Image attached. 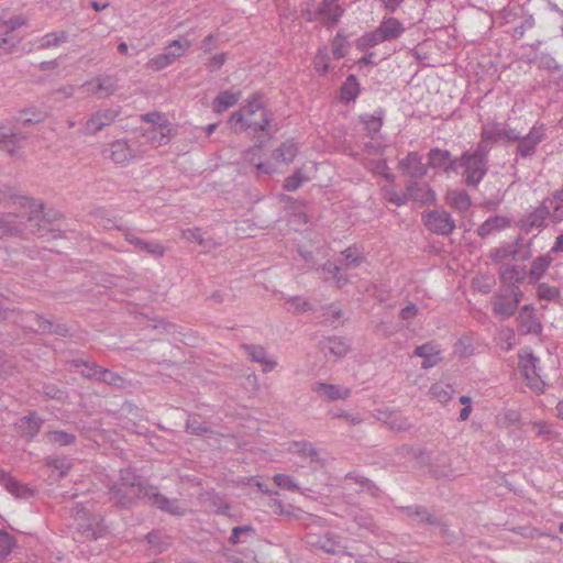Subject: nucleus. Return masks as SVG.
Instances as JSON below:
<instances>
[{"label":"nucleus","instance_id":"13d9d810","mask_svg":"<svg viewBox=\"0 0 563 563\" xmlns=\"http://www.w3.org/2000/svg\"><path fill=\"white\" fill-rule=\"evenodd\" d=\"M431 394L442 404H446L454 393L451 386H442L441 384H435L431 387Z\"/></svg>","mask_w":563,"mask_h":563},{"label":"nucleus","instance_id":"ea45409f","mask_svg":"<svg viewBox=\"0 0 563 563\" xmlns=\"http://www.w3.org/2000/svg\"><path fill=\"white\" fill-rule=\"evenodd\" d=\"M297 153V145L295 144L294 141L288 140L282 143V145L275 151L274 155L277 161H282L283 163L289 164L295 159Z\"/></svg>","mask_w":563,"mask_h":563},{"label":"nucleus","instance_id":"774afa93","mask_svg":"<svg viewBox=\"0 0 563 563\" xmlns=\"http://www.w3.org/2000/svg\"><path fill=\"white\" fill-rule=\"evenodd\" d=\"M303 181L300 169H297L292 175L288 176L284 181V189L288 191L297 190Z\"/></svg>","mask_w":563,"mask_h":563},{"label":"nucleus","instance_id":"6e6d98bb","mask_svg":"<svg viewBox=\"0 0 563 563\" xmlns=\"http://www.w3.org/2000/svg\"><path fill=\"white\" fill-rule=\"evenodd\" d=\"M26 140V135L12 132V135L3 144V148L10 154H15L21 148V143Z\"/></svg>","mask_w":563,"mask_h":563},{"label":"nucleus","instance_id":"37998d69","mask_svg":"<svg viewBox=\"0 0 563 563\" xmlns=\"http://www.w3.org/2000/svg\"><path fill=\"white\" fill-rule=\"evenodd\" d=\"M358 95V82L354 75H350L341 88V99L349 102Z\"/></svg>","mask_w":563,"mask_h":563},{"label":"nucleus","instance_id":"2eb2a0df","mask_svg":"<svg viewBox=\"0 0 563 563\" xmlns=\"http://www.w3.org/2000/svg\"><path fill=\"white\" fill-rule=\"evenodd\" d=\"M146 503L173 516L185 515V508L179 505L177 499L166 497L153 485H150Z\"/></svg>","mask_w":563,"mask_h":563},{"label":"nucleus","instance_id":"3c124183","mask_svg":"<svg viewBox=\"0 0 563 563\" xmlns=\"http://www.w3.org/2000/svg\"><path fill=\"white\" fill-rule=\"evenodd\" d=\"M15 545L14 538L5 531L0 530V561L5 560Z\"/></svg>","mask_w":563,"mask_h":563},{"label":"nucleus","instance_id":"473e14b6","mask_svg":"<svg viewBox=\"0 0 563 563\" xmlns=\"http://www.w3.org/2000/svg\"><path fill=\"white\" fill-rule=\"evenodd\" d=\"M43 420L35 415H29L22 417L16 426L20 433L29 439H33L41 430Z\"/></svg>","mask_w":563,"mask_h":563},{"label":"nucleus","instance_id":"39448f33","mask_svg":"<svg viewBox=\"0 0 563 563\" xmlns=\"http://www.w3.org/2000/svg\"><path fill=\"white\" fill-rule=\"evenodd\" d=\"M405 32L404 24L395 18H386L369 33L364 34L357 41L360 49L374 47L383 42H390L399 38Z\"/></svg>","mask_w":563,"mask_h":563},{"label":"nucleus","instance_id":"79ce46f5","mask_svg":"<svg viewBox=\"0 0 563 563\" xmlns=\"http://www.w3.org/2000/svg\"><path fill=\"white\" fill-rule=\"evenodd\" d=\"M45 439L48 443L57 444L59 446H66L75 442V434L68 433L66 431L56 430L49 431L45 433Z\"/></svg>","mask_w":563,"mask_h":563},{"label":"nucleus","instance_id":"a211bd4d","mask_svg":"<svg viewBox=\"0 0 563 563\" xmlns=\"http://www.w3.org/2000/svg\"><path fill=\"white\" fill-rule=\"evenodd\" d=\"M519 139V132L514 128H500L499 124L492 126L484 125L481 133V141L485 146H490V143H497L501 140L515 142Z\"/></svg>","mask_w":563,"mask_h":563},{"label":"nucleus","instance_id":"f704fd0d","mask_svg":"<svg viewBox=\"0 0 563 563\" xmlns=\"http://www.w3.org/2000/svg\"><path fill=\"white\" fill-rule=\"evenodd\" d=\"M0 484L15 497L24 498L31 495V489L16 482L13 477L0 470Z\"/></svg>","mask_w":563,"mask_h":563},{"label":"nucleus","instance_id":"4d7b16f0","mask_svg":"<svg viewBox=\"0 0 563 563\" xmlns=\"http://www.w3.org/2000/svg\"><path fill=\"white\" fill-rule=\"evenodd\" d=\"M74 365L76 367L82 366V369L80 371L82 376H85L87 378H95V379L98 378V375L100 373V366L97 365L96 363H88L82 360H75Z\"/></svg>","mask_w":563,"mask_h":563},{"label":"nucleus","instance_id":"de8ad7c7","mask_svg":"<svg viewBox=\"0 0 563 563\" xmlns=\"http://www.w3.org/2000/svg\"><path fill=\"white\" fill-rule=\"evenodd\" d=\"M287 310L292 313L306 312L312 309L310 302L300 296H294L286 301Z\"/></svg>","mask_w":563,"mask_h":563},{"label":"nucleus","instance_id":"c85d7f7f","mask_svg":"<svg viewBox=\"0 0 563 563\" xmlns=\"http://www.w3.org/2000/svg\"><path fill=\"white\" fill-rule=\"evenodd\" d=\"M454 162V158L451 156L450 151L442 150L439 147L431 148L428 153V169L429 168H443V170L449 174L453 173L452 169H449V166Z\"/></svg>","mask_w":563,"mask_h":563},{"label":"nucleus","instance_id":"c9c22d12","mask_svg":"<svg viewBox=\"0 0 563 563\" xmlns=\"http://www.w3.org/2000/svg\"><path fill=\"white\" fill-rule=\"evenodd\" d=\"M446 202L460 212L468 210L472 205L471 197L465 190L449 191L446 195Z\"/></svg>","mask_w":563,"mask_h":563},{"label":"nucleus","instance_id":"412c9836","mask_svg":"<svg viewBox=\"0 0 563 563\" xmlns=\"http://www.w3.org/2000/svg\"><path fill=\"white\" fill-rule=\"evenodd\" d=\"M312 391H314L321 399L328 401L344 400L351 395V389L349 387L321 382L313 384Z\"/></svg>","mask_w":563,"mask_h":563},{"label":"nucleus","instance_id":"b1692460","mask_svg":"<svg viewBox=\"0 0 563 563\" xmlns=\"http://www.w3.org/2000/svg\"><path fill=\"white\" fill-rule=\"evenodd\" d=\"M318 8L321 15V23L327 27L338 24L344 12V9L338 3V0H322Z\"/></svg>","mask_w":563,"mask_h":563},{"label":"nucleus","instance_id":"a18cd8bd","mask_svg":"<svg viewBox=\"0 0 563 563\" xmlns=\"http://www.w3.org/2000/svg\"><path fill=\"white\" fill-rule=\"evenodd\" d=\"M67 41V34L65 31L53 32L45 34L40 43L41 48H49L52 46H59Z\"/></svg>","mask_w":563,"mask_h":563},{"label":"nucleus","instance_id":"1a4fd4ad","mask_svg":"<svg viewBox=\"0 0 563 563\" xmlns=\"http://www.w3.org/2000/svg\"><path fill=\"white\" fill-rule=\"evenodd\" d=\"M240 110L245 114V124L242 125V129H251L254 132H264L269 125L271 120L268 118V113L263 108L258 97H252L247 104L243 106Z\"/></svg>","mask_w":563,"mask_h":563},{"label":"nucleus","instance_id":"338daca9","mask_svg":"<svg viewBox=\"0 0 563 563\" xmlns=\"http://www.w3.org/2000/svg\"><path fill=\"white\" fill-rule=\"evenodd\" d=\"M18 43L19 42L10 36L8 32H4V34L0 36V55L13 53L18 46Z\"/></svg>","mask_w":563,"mask_h":563},{"label":"nucleus","instance_id":"f03ea898","mask_svg":"<svg viewBox=\"0 0 563 563\" xmlns=\"http://www.w3.org/2000/svg\"><path fill=\"white\" fill-rule=\"evenodd\" d=\"M150 484L142 482L135 473L130 470L120 472L119 482L109 488L110 500L118 507L128 508L137 499H145Z\"/></svg>","mask_w":563,"mask_h":563},{"label":"nucleus","instance_id":"58836bf2","mask_svg":"<svg viewBox=\"0 0 563 563\" xmlns=\"http://www.w3.org/2000/svg\"><path fill=\"white\" fill-rule=\"evenodd\" d=\"M382 419L394 431H407L411 428L408 418L399 412L385 413V417Z\"/></svg>","mask_w":563,"mask_h":563},{"label":"nucleus","instance_id":"2f4dec72","mask_svg":"<svg viewBox=\"0 0 563 563\" xmlns=\"http://www.w3.org/2000/svg\"><path fill=\"white\" fill-rule=\"evenodd\" d=\"M509 224L510 220L507 217H490L478 227L477 234L481 238H486L495 232L506 229Z\"/></svg>","mask_w":563,"mask_h":563},{"label":"nucleus","instance_id":"423d86ee","mask_svg":"<svg viewBox=\"0 0 563 563\" xmlns=\"http://www.w3.org/2000/svg\"><path fill=\"white\" fill-rule=\"evenodd\" d=\"M190 46L189 40H174L166 46L164 53L151 58L146 67L153 71H159L184 56Z\"/></svg>","mask_w":563,"mask_h":563},{"label":"nucleus","instance_id":"ddd939ff","mask_svg":"<svg viewBox=\"0 0 563 563\" xmlns=\"http://www.w3.org/2000/svg\"><path fill=\"white\" fill-rule=\"evenodd\" d=\"M117 75H99L82 84L93 96L99 99L111 97L119 88Z\"/></svg>","mask_w":563,"mask_h":563},{"label":"nucleus","instance_id":"603ef678","mask_svg":"<svg viewBox=\"0 0 563 563\" xmlns=\"http://www.w3.org/2000/svg\"><path fill=\"white\" fill-rule=\"evenodd\" d=\"M350 482L360 485L362 490H367L371 494H375L377 489L376 486L368 478L361 476L356 473L346 474L345 483L347 484Z\"/></svg>","mask_w":563,"mask_h":563},{"label":"nucleus","instance_id":"0eeeda50","mask_svg":"<svg viewBox=\"0 0 563 563\" xmlns=\"http://www.w3.org/2000/svg\"><path fill=\"white\" fill-rule=\"evenodd\" d=\"M305 541L309 547L322 550L325 553L351 555L342 538L329 531L324 533L307 532Z\"/></svg>","mask_w":563,"mask_h":563},{"label":"nucleus","instance_id":"052dcab7","mask_svg":"<svg viewBox=\"0 0 563 563\" xmlns=\"http://www.w3.org/2000/svg\"><path fill=\"white\" fill-rule=\"evenodd\" d=\"M268 507L271 508V510L276 514V515H285V516H290L291 515V511L289 509L286 508V506L284 505V503L278 498V493H272L269 495V499H268Z\"/></svg>","mask_w":563,"mask_h":563},{"label":"nucleus","instance_id":"864d4df0","mask_svg":"<svg viewBox=\"0 0 563 563\" xmlns=\"http://www.w3.org/2000/svg\"><path fill=\"white\" fill-rule=\"evenodd\" d=\"M21 114L22 115L31 114L30 117H25V118L22 119V125L23 126L41 123L47 117L46 112L41 111V110H36V109H25V110H22Z\"/></svg>","mask_w":563,"mask_h":563},{"label":"nucleus","instance_id":"69168bd1","mask_svg":"<svg viewBox=\"0 0 563 563\" xmlns=\"http://www.w3.org/2000/svg\"><path fill=\"white\" fill-rule=\"evenodd\" d=\"M332 54L335 58H343L347 54V44L344 37L338 34L332 41Z\"/></svg>","mask_w":563,"mask_h":563},{"label":"nucleus","instance_id":"4be33fe9","mask_svg":"<svg viewBox=\"0 0 563 563\" xmlns=\"http://www.w3.org/2000/svg\"><path fill=\"white\" fill-rule=\"evenodd\" d=\"M408 201L413 200L422 205L435 202V194L428 184L409 180L406 183Z\"/></svg>","mask_w":563,"mask_h":563},{"label":"nucleus","instance_id":"6e6552de","mask_svg":"<svg viewBox=\"0 0 563 563\" xmlns=\"http://www.w3.org/2000/svg\"><path fill=\"white\" fill-rule=\"evenodd\" d=\"M519 368L527 382V385L537 393H542L544 382L541 378L539 358L529 351H522L518 354Z\"/></svg>","mask_w":563,"mask_h":563},{"label":"nucleus","instance_id":"20e7f679","mask_svg":"<svg viewBox=\"0 0 563 563\" xmlns=\"http://www.w3.org/2000/svg\"><path fill=\"white\" fill-rule=\"evenodd\" d=\"M15 205L29 209V223L31 225H27V238L36 235L37 238L48 239L49 236L56 238L58 235L56 233L58 230L53 228L52 222L44 214L43 203L21 195Z\"/></svg>","mask_w":563,"mask_h":563},{"label":"nucleus","instance_id":"0e129e2a","mask_svg":"<svg viewBox=\"0 0 563 563\" xmlns=\"http://www.w3.org/2000/svg\"><path fill=\"white\" fill-rule=\"evenodd\" d=\"M273 479H274V483L278 487L283 488V489H287V490L294 492V490H297L299 488L297 483L289 475L276 474Z\"/></svg>","mask_w":563,"mask_h":563},{"label":"nucleus","instance_id":"680f3d73","mask_svg":"<svg viewBox=\"0 0 563 563\" xmlns=\"http://www.w3.org/2000/svg\"><path fill=\"white\" fill-rule=\"evenodd\" d=\"M97 380L106 383L110 386H121L123 383L122 377H120L118 374L102 367H100V373Z\"/></svg>","mask_w":563,"mask_h":563},{"label":"nucleus","instance_id":"c03bdc74","mask_svg":"<svg viewBox=\"0 0 563 563\" xmlns=\"http://www.w3.org/2000/svg\"><path fill=\"white\" fill-rule=\"evenodd\" d=\"M325 349L336 357H343L349 352V344L340 338H329L325 342Z\"/></svg>","mask_w":563,"mask_h":563},{"label":"nucleus","instance_id":"4c0bfd02","mask_svg":"<svg viewBox=\"0 0 563 563\" xmlns=\"http://www.w3.org/2000/svg\"><path fill=\"white\" fill-rule=\"evenodd\" d=\"M449 457L444 454L439 455L435 462L431 465V471L437 477L453 478L459 474L449 466Z\"/></svg>","mask_w":563,"mask_h":563},{"label":"nucleus","instance_id":"f3484780","mask_svg":"<svg viewBox=\"0 0 563 563\" xmlns=\"http://www.w3.org/2000/svg\"><path fill=\"white\" fill-rule=\"evenodd\" d=\"M119 231H122L123 236L128 243L133 245L136 250L145 252L154 257H163L165 254V247L155 241H147L133 234L129 229L121 225H115Z\"/></svg>","mask_w":563,"mask_h":563},{"label":"nucleus","instance_id":"f8f14e48","mask_svg":"<svg viewBox=\"0 0 563 563\" xmlns=\"http://www.w3.org/2000/svg\"><path fill=\"white\" fill-rule=\"evenodd\" d=\"M547 137L545 126L543 124H534L528 134L521 136L515 142L517 144V154L522 158L532 157L536 154L537 146Z\"/></svg>","mask_w":563,"mask_h":563},{"label":"nucleus","instance_id":"49530a36","mask_svg":"<svg viewBox=\"0 0 563 563\" xmlns=\"http://www.w3.org/2000/svg\"><path fill=\"white\" fill-rule=\"evenodd\" d=\"M183 238L190 242H197L203 247L211 249L214 246V242H212L209 239H205L203 234L201 233L200 229H187L183 231Z\"/></svg>","mask_w":563,"mask_h":563},{"label":"nucleus","instance_id":"8fccbe9b","mask_svg":"<svg viewBox=\"0 0 563 563\" xmlns=\"http://www.w3.org/2000/svg\"><path fill=\"white\" fill-rule=\"evenodd\" d=\"M537 295L540 300L554 301L560 297L558 287L541 283L537 287Z\"/></svg>","mask_w":563,"mask_h":563},{"label":"nucleus","instance_id":"a19ab883","mask_svg":"<svg viewBox=\"0 0 563 563\" xmlns=\"http://www.w3.org/2000/svg\"><path fill=\"white\" fill-rule=\"evenodd\" d=\"M341 254L344 258V262L341 265L342 269L356 268L364 262L363 254L355 246L347 247Z\"/></svg>","mask_w":563,"mask_h":563},{"label":"nucleus","instance_id":"f257e3e1","mask_svg":"<svg viewBox=\"0 0 563 563\" xmlns=\"http://www.w3.org/2000/svg\"><path fill=\"white\" fill-rule=\"evenodd\" d=\"M490 146L484 143H477L474 148L462 153L460 157H454V162L449 166L453 173L462 176V181L471 188H477L488 172V154Z\"/></svg>","mask_w":563,"mask_h":563},{"label":"nucleus","instance_id":"dca6fc26","mask_svg":"<svg viewBox=\"0 0 563 563\" xmlns=\"http://www.w3.org/2000/svg\"><path fill=\"white\" fill-rule=\"evenodd\" d=\"M548 219L551 221V213L543 199L536 209L527 213L520 220V229L526 233H530L534 230L540 232L545 228Z\"/></svg>","mask_w":563,"mask_h":563},{"label":"nucleus","instance_id":"09e8293b","mask_svg":"<svg viewBox=\"0 0 563 563\" xmlns=\"http://www.w3.org/2000/svg\"><path fill=\"white\" fill-rule=\"evenodd\" d=\"M141 120L147 123H152L151 128H173L174 125L166 119V117L159 112H148L141 115Z\"/></svg>","mask_w":563,"mask_h":563},{"label":"nucleus","instance_id":"72a5a7b5","mask_svg":"<svg viewBox=\"0 0 563 563\" xmlns=\"http://www.w3.org/2000/svg\"><path fill=\"white\" fill-rule=\"evenodd\" d=\"M402 511L406 512L407 517L420 523H428L431 526H440L441 521L428 512V510L423 506H409L404 507Z\"/></svg>","mask_w":563,"mask_h":563},{"label":"nucleus","instance_id":"5fc2aeb1","mask_svg":"<svg viewBox=\"0 0 563 563\" xmlns=\"http://www.w3.org/2000/svg\"><path fill=\"white\" fill-rule=\"evenodd\" d=\"M291 451L303 457H309L311 461H316L318 456L317 450L308 442H296L291 446Z\"/></svg>","mask_w":563,"mask_h":563},{"label":"nucleus","instance_id":"6ab92c4d","mask_svg":"<svg viewBox=\"0 0 563 563\" xmlns=\"http://www.w3.org/2000/svg\"><path fill=\"white\" fill-rule=\"evenodd\" d=\"M398 165L402 174L412 179L422 178L428 173V165L422 163V157L417 152L408 153Z\"/></svg>","mask_w":563,"mask_h":563},{"label":"nucleus","instance_id":"aec40b11","mask_svg":"<svg viewBox=\"0 0 563 563\" xmlns=\"http://www.w3.org/2000/svg\"><path fill=\"white\" fill-rule=\"evenodd\" d=\"M519 331L523 334L539 335L542 332V324L534 313L531 305L523 306L518 313Z\"/></svg>","mask_w":563,"mask_h":563},{"label":"nucleus","instance_id":"cd10ccee","mask_svg":"<svg viewBox=\"0 0 563 563\" xmlns=\"http://www.w3.org/2000/svg\"><path fill=\"white\" fill-rule=\"evenodd\" d=\"M493 311L503 320L508 319L516 312V301L507 294L498 292L492 298Z\"/></svg>","mask_w":563,"mask_h":563},{"label":"nucleus","instance_id":"7c9ffc66","mask_svg":"<svg viewBox=\"0 0 563 563\" xmlns=\"http://www.w3.org/2000/svg\"><path fill=\"white\" fill-rule=\"evenodd\" d=\"M553 263L552 255L548 252L545 254L537 256L530 265L529 271L527 272L528 277L531 282H538L540 280L551 264Z\"/></svg>","mask_w":563,"mask_h":563},{"label":"nucleus","instance_id":"bf43d9fd","mask_svg":"<svg viewBox=\"0 0 563 563\" xmlns=\"http://www.w3.org/2000/svg\"><path fill=\"white\" fill-rule=\"evenodd\" d=\"M21 194L19 190L8 184L0 187V203L8 201L10 203H16Z\"/></svg>","mask_w":563,"mask_h":563},{"label":"nucleus","instance_id":"5701e85b","mask_svg":"<svg viewBox=\"0 0 563 563\" xmlns=\"http://www.w3.org/2000/svg\"><path fill=\"white\" fill-rule=\"evenodd\" d=\"M176 134L177 130L175 126L166 129L150 128L141 134V137L144 140V143L158 147L168 144Z\"/></svg>","mask_w":563,"mask_h":563},{"label":"nucleus","instance_id":"7ed1b4c3","mask_svg":"<svg viewBox=\"0 0 563 563\" xmlns=\"http://www.w3.org/2000/svg\"><path fill=\"white\" fill-rule=\"evenodd\" d=\"M0 206L7 209L0 210V236L27 239L29 209L8 201Z\"/></svg>","mask_w":563,"mask_h":563},{"label":"nucleus","instance_id":"9b49d317","mask_svg":"<svg viewBox=\"0 0 563 563\" xmlns=\"http://www.w3.org/2000/svg\"><path fill=\"white\" fill-rule=\"evenodd\" d=\"M424 227L432 233L448 236L455 229V221L445 210H430L422 214Z\"/></svg>","mask_w":563,"mask_h":563},{"label":"nucleus","instance_id":"c756f323","mask_svg":"<svg viewBox=\"0 0 563 563\" xmlns=\"http://www.w3.org/2000/svg\"><path fill=\"white\" fill-rule=\"evenodd\" d=\"M413 355L423 358L421 367L424 369L433 367L441 361L440 350L438 345L432 342L417 346L413 351Z\"/></svg>","mask_w":563,"mask_h":563},{"label":"nucleus","instance_id":"e433bc0d","mask_svg":"<svg viewBox=\"0 0 563 563\" xmlns=\"http://www.w3.org/2000/svg\"><path fill=\"white\" fill-rule=\"evenodd\" d=\"M240 98V92L234 93L230 90L222 91L217 96V98L213 101V110L220 113L227 110L228 108L236 104Z\"/></svg>","mask_w":563,"mask_h":563},{"label":"nucleus","instance_id":"e2e57ef3","mask_svg":"<svg viewBox=\"0 0 563 563\" xmlns=\"http://www.w3.org/2000/svg\"><path fill=\"white\" fill-rule=\"evenodd\" d=\"M362 123L364 124L366 131L371 134H375L379 132L383 122L380 115H363L361 118Z\"/></svg>","mask_w":563,"mask_h":563},{"label":"nucleus","instance_id":"4468645a","mask_svg":"<svg viewBox=\"0 0 563 563\" xmlns=\"http://www.w3.org/2000/svg\"><path fill=\"white\" fill-rule=\"evenodd\" d=\"M121 113V107L101 109L92 113L85 123V132L96 134L106 126L111 125Z\"/></svg>","mask_w":563,"mask_h":563},{"label":"nucleus","instance_id":"a878e982","mask_svg":"<svg viewBox=\"0 0 563 563\" xmlns=\"http://www.w3.org/2000/svg\"><path fill=\"white\" fill-rule=\"evenodd\" d=\"M241 347L252 362L260 363L264 366V373H268L277 366V362L268 357L266 350L262 345L242 344Z\"/></svg>","mask_w":563,"mask_h":563},{"label":"nucleus","instance_id":"9d476101","mask_svg":"<svg viewBox=\"0 0 563 563\" xmlns=\"http://www.w3.org/2000/svg\"><path fill=\"white\" fill-rule=\"evenodd\" d=\"M531 257V250L529 244H525L522 239L518 238L515 241L500 245L492 251V260L497 264H505L507 260L516 262H526Z\"/></svg>","mask_w":563,"mask_h":563},{"label":"nucleus","instance_id":"393cba45","mask_svg":"<svg viewBox=\"0 0 563 563\" xmlns=\"http://www.w3.org/2000/svg\"><path fill=\"white\" fill-rule=\"evenodd\" d=\"M527 275L525 266L503 264L499 267V277L503 285L511 287L521 284Z\"/></svg>","mask_w":563,"mask_h":563},{"label":"nucleus","instance_id":"bb28decb","mask_svg":"<svg viewBox=\"0 0 563 563\" xmlns=\"http://www.w3.org/2000/svg\"><path fill=\"white\" fill-rule=\"evenodd\" d=\"M135 157L134 150L124 140H118L110 144L109 158L115 164H128Z\"/></svg>","mask_w":563,"mask_h":563}]
</instances>
